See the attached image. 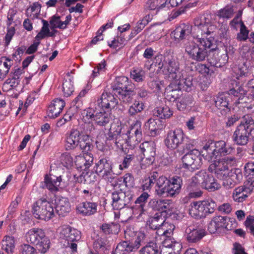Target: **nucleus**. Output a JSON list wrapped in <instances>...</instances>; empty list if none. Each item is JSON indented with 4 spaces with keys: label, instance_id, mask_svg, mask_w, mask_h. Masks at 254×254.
<instances>
[{
    "label": "nucleus",
    "instance_id": "obj_37",
    "mask_svg": "<svg viewBox=\"0 0 254 254\" xmlns=\"http://www.w3.org/2000/svg\"><path fill=\"white\" fill-rule=\"evenodd\" d=\"M154 116L159 117L161 119H166L170 118L173 115V111L166 105L157 107L153 111Z\"/></svg>",
    "mask_w": 254,
    "mask_h": 254
},
{
    "label": "nucleus",
    "instance_id": "obj_58",
    "mask_svg": "<svg viewBox=\"0 0 254 254\" xmlns=\"http://www.w3.org/2000/svg\"><path fill=\"white\" fill-rule=\"evenodd\" d=\"M168 55H162V54H157L155 56L153 60V63L154 64L155 66H157L158 69L163 70L164 68V66H165V64L166 63V59L168 58Z\"/></svg>",
    "mask_w": 254,
    "mask_h": 254
},
{
    "label": "nucleus",
    "instance_id": "obj_53",
    "mask_svg": "<svg viewBox=\"0 0 254 254\" xmlns=\"http://www.w3.org/2000/svg\"><path fill=\"white\" fill-rule=\"evenodd\" d=\"M191 97L188 95L181 96L177 103V109L180 111H183L186 109L188 105L191 104Z\"/></svg>",
    "mask_w": 254,
    "mask_h": 254
},
{
    "label": "nucleus",
    "instance_id": "obj_44",
    "mask_svg": "<svg viewBox=\"0 0 254 254\" xmlns=\"http://www.w3.org/2000/svg\"><path fill=\"white\" fill-rule=\"evenodd\" d=\"M159 120H155L154 119H150L145 124V129H147L150 136H154L159 132L160 129L158 122Z\"/></svg>",
    "mask_w": 254,
    "mask_h": 254
},
{
    "label": "nucleus",
    "instance_id": "obj_62",
    "mask_svg": "<svg viewBox=\"0 0 254 254\" xmlns=\"http://www.w3.org/2000/svg\"><path fill=\"white\" fill-rule=\"evenodd\" d=\"M240 30L238 33L237 39L240 41H246L248 38L249 31L247 29L246 25L242 20H240Z\"/></svg>",
    "mask_w": 254,
    "mask_h": 254
},
{
    "label": "nucleus",
    "instance_id": "obj_21",
    "mask_svg": "<svg viewBox=\"0 0 254 254\" xmlns=\"http://www.w3.org/2000/svg\"><path fill=\"white\" fill-rule=\"evenodd\" d=\"M97 102L100 107L104 109L114 108L118 103V99L112 94L106 92L102 94Z\"/></svg>",
    "mask_w": 254,
    "mask_h": 254
},
{
    "label": "nucleus",
    "instance_id": "obj_31",
    "mask_svg": "<svg viewBox=\"0 0 254 254\" xmlns=\"http://www.w3.org/2000/svg\"><path fill=\"white\" fill-rule=\"evenodd\" d=\"M56 210L60 216L64 217L70 211V205L68 199L66 197H61L56 202Z\"/></svg>",
    "mask_w": 254,
    "mask_h": 254
},
{
    "label": "nucleus",
    "instance_id": "obj_27",
    "mask_svg": "<svg viewBox=\"0 0 254 254\" xmlns=\"http://www.w3.org/2000/svg\"><path fill=\"white\" fill-rule=\"evenodd\" d=\"M169 182L167 196L173 197L180 192L183 181L181 177L176 176L170 179Z\"/></svg>",
    "mask_w": 254,
    "mask_h": 254
},
{
    "label": "nucleus",
    "instance_id": "obj_22",
    "mask_svg": "<svg viewBox=\"0 0 254 254\" xmlns=\"http://www.w3.org/2000/svg\"><path fill=\"white\" fill-rule=\"evenodd\" d=\"M227 217L217 216L213 217L208 225V230L211 234L221 232L225 226Z\"/></svg>",
    "mask_w": 254,
    "mask_h": 254
},
{
    "label": "nucleus",
    "instance_id": "obj_13",
    "mask_svg": "<svg viewBox=\"0 0 254 254\" xmlns=\"http://www.w3.org/2000/svg\"><path fill=\"white\" fill-rule=\"evenodd\" d=\"M206 233L205 230L202 228L190 225L185 229L184 237L189 243H196L200 241Z\"/></svg>",
    "mask_w": 254,
    "mask_h": 254
},
{
    "label": "nucleus",
    "instance_id": "obj_26",
    "mask_svg": "<svg viewBox=\"0 0 254 254\" xmlns=\"http://www.w3.org/2000/svg\"><path fill=\"white\" fill-rule=\"evenodd\" d=\"M202 201H194L190 205L189 214L195 218H201L206 215V211Z\"/></svg>",
    "mask_w": 254,
    "mask_h": 254
},
{
    "label": "nucleus",
    "instance_id": "obj_30",
    "mask_svg": "<svg viewBox=\"0 0 254 254\" xmlns=\"http://www.w3.org/2000/svg\"><path fill=\"white\" fill-rule=\"evenodd\" d=\"M213 164H211L209 169L211 171H214L217 177L220 179H223L226 177L229 172L227 165L225 164L222 162L215 161Z\"/></svg>",
    "mask_w": 254,
    "mask_h": 254
},
{
    "label": "nucleus",
    "instance_id": "obj_17",
    "mask_svg": "<svg viewBox=\"0 0 254 254\" xmlns=\"http://www.w3.org/2000/svg\"><path fill=\"white\" fill-rule=\"evenodd\" d=\"M133 87L128 78L125 76L117 77L112 85V89L116 95L124 93L129 88Z\"/></svg>",
    "mask_w": 254,
    "mask_h": 254
},
{
    "label": "nucleus",
    "instance_id": "obj_20",
    "mask_svg": "<svg viewBox=\"0 0 254 254\" xmlns=\"http://www.w3.org/2000/svg\"><path fill=\"white\" fill-rule=\"evenodd\" d=\"M230 97L223 94L218 96L215 101V106L222 116H226L230 113L231 107L229 104Z\"/></svg>",
    "mask_w": 254,
    "mask_h": 254
},
{
    "label": "nucleus",
    "instance_id": "obj_36",
    "mask_svg": "<svg viewBox=\"0 0 254 254\" xmlns=\"http://www.w3.org/2000/svg\"><path fill=\"white\" fill-rule=\"evenodd\" d=\"M202 185V188H204L209 191H214L220 188V185L217 182L212 174L206 172V177Z\"/></svg>",
    "mask_w": 254,
    "mask_h": 254
},
{
    "label": "nucleus",
    "instance_id": "obj_49",
    "mask_svg": "<svg viewBox=\"0 0 254 254\" xmlns=\"http://www.w3.org/2000/svg\"><path fill=\"white\" fill-rule=\"evenodd\" d=\"M133 89V87L129 88L124 93L119 94V99L125 103L130 104L132 103L136 94V92Z\"/></svg>",
    "mask_w": 254,
    "mask_h": 254
},
{
    "label": "nucleus",
    "instance_id": "obj_34",
    "mask_svg": "<svg viewBox=\"0 0 254 254\" xmlns=\"http://www.w3.org/2000/svg\"><path fill=\"white\" fill-rule=\"evenodd\" d=\"M139 148L144 156L155 158L156 155V145L154 142L145 141L142 143Z\"/></svg>",
    "mask_w": 254,
    "mask_h": 254
},
{
    "label": "nucleus",
    "instance_id": "obj_5",
    "mask_svg": "<svg viewBox=\"0 0 254 254\" xmlns=\"http://www.w3.org/2000/svg\"><path fill=\"white\" fill-rule=\"evenodd\" d=\"M193 147L190 149H187L181 152L185 153L182 157V168L191 170L192 171L198 169L201 166L202 156L200 151Z\"/></svg>",
    "mask_w": 254,
    "mask_h": 254
},
{
    "label": "nucleus",
    "instance_id": "obj_24",
    "mask_svg": "<svg viewBox=\"0 0 254 254\" xmlns=\"http://www.w3.org/2000/svg\"><path fill=\"white\" fill-rule=\"evenodd\" d=\"M64 101L61 99H56L49 105L48 116L50 118L55 119L58 117L65 106Z\"/></svg>",
    "mask_w": 254,
    "mask_h": 254
},
{
    "label": "nucleus",
    "instance_id": "obj_63",
    "mask_svg": "<svg viewBox=\"0 0 254 254\" xmlns=\"http://www.w3.org/2000/svg\"><path fill=\"white\" fill-rule=\"evenodd\" d=\"M37 250L29 244H23L20 246L19 254H37Z\"/></svg>",
    "mask_w": 254,
    "mask_h": 254
},
{
    "label": "nucleus",
    "instance_id": "obj_40",
    "mask_svg": "<svg viewBox=\"0 0 254 254\" xmlns=\"http://www.w3.org/2000/svg\"><path fill=\"white\" fill-rule=\"evenodd\" d=\"M230 84L233 87L228 91V95H233L234 97H238V100L242 99L246 94L245 90L237 85V82L235 80H231Z\"/></svg>",
    "mask_w": 254,
    "mask_h": 254
},
{
    "label": "nucleus",
    "instance_id": "obj_48",
    "mask_svg": "<svg viewBox=\"0 0 254 254\" xmlns=\"http://www.w3.org/2000/svg\"><path fill=\"white\" fill-rule=\"evenodd\" d=\"M41 8V4L38 2L32 3L26 11V15L27 17L34 19L38 17Z\"/></svg>",
    "mask_w": 254,
    "mask_h": 254
},
{
    "label": "nucleus",
    "instance_id": "obj_56",
    "mask_svg": "<svg viewBox=\"0 0 254 254\" xmlns=\"http://www.w3.org/2000/svg\"><path fill=\"white\" fill-rule=\"evenodd\" d=\"M165 4L164 0H148L145 5V8L148 10H155L164 7Z\"/></svg>",
    "mask_w": 254,
    "mask_h": 254
},
{
    "label": "nucleus",
    "instance_id": "obj_39",
    "mask_svg": "<svg viewBox=\"0 0 254 254\" xmlns=\"http://www.w3.org/2000/svg\"><path fill=\"white\" fill-rule=\"evenodd\" d=\"M212 54V57L208 59V61L212 65L216 67H221L227 63L228 58L227 54H223L221 56V58L218 59L216 57L218 56V51H217L216 54H215V52H213Z\"/></svg>",
    "mask_w": 254,
    "mask_h": 254
},
{
    "label": "nucleus",
    "instance_id": "obj_16",
    "mask_svg": "<svg viewBox=\"0 0 254 254\" xmlns=\"http://www.w3.org/2000/svg\"><path fill=\"white\" fill-rule=\"evenodd\" d=\"M232 138L236 144L241 146L246 145L249 140V130L245 126L239 125L234 132Z\"/></svg>",
    "mask_w": 254,
    "mask_h": 254
},
{
    "label": "nucleus",
    "instance_id": "obj_54",
    "mask_svg": "<svg viewBox=\"0 0 254 254\" xmlns=\"http://www.w3.org/2000/svg\"><path fill=\"white\" fill-rule=\"evenodd\" d=\"M114 143L118 149L125 152L127 149V146H128L127 145V138L126 135L124 134H119L118 136L116 137Z\"/></svg>",
    "mask_w": 254,
    "mask_h": 254
},
{
    "label": "nucleus",
    "instance_id": "obj_60",
    "mask_svg": "<svg viewBox=\"0 0 254 254\" xmlns=\"http://www.w3.org/2000/svg\"><path fill=\"white\" fill-rule=\"evenodd\" d=\"M130 77L135 81H142L144 78V71L141 69L133 68L130 72Z\"/></svg>",
    "mask_w": 254,
    "mask_h": 254
},
{
    "label": "nucleus",
    "instance_id": "obj_1",
    "mask_svg": "<svg viewBox=\"0 0 254 254\" xmlns=\"http://www.w3.org/2000/svg\"><path fill=\"white\" fill-rule=\"evenodd\" d=\"M197 43L194 42L189 43L186 45L185 51L190 58L196 62H202L206 58L211 57V54L216 53L218 48L213 37L210 36L208 38H199L198 35L196 39Z\"/></svg>",
    "mask_w": 254,
    "mask_h": 254
},
{
    "label": "nucleus",
    "instance_id": "obj_59",
    "mask_svg": "<svg viewBox=\"0 0 254 254\" xmlns=\"http://www.w3.org/2000/svg\"><path fill=\"white\" fill-rule=\"evenodd\" d=\"M233 7L230 5H226L223 8L219 10L218 15L223 18L230 19L233 16Z\"/></svg>",
    "mask_w": 254,
    "mask_h": 254
},
{
    "label": "nucleus",
    "instance_id": "obj_4",
    "mask_svg": "<svg viewBox=\"0 0 254 254\" xmlns=\"http://www.w3.org/2000/svg\"><path fill=\"white\" fill-rule=\"evenodd\" d=\"M32 209L33 215L38 219L48 221L55 215L52 204L45 198H41L35 202Z\"/></svg>",
    "mask_w": 254,
    "mask_h": 254
},
{
    "label": "nucleus",
    "instance_id": "obj_52",
    "mask_svg": "<svg viewBox=\"0 0 254 254\" xmlns=\"http://www.w3.org/2000/svg\"><path fill=\"white\" fill-rule=\"evenodd\" d=\"M144 107L143 103L134 100V103L129 107L128 113L130 116H133L143 111Z\"/></svg>",
    "mask_w": 254,
    "mask_h": 254
},
{
    "label": "nucleus",
    "instance_id": "obj_6",
    "mask_svg": "<svg viewBox=\"0 0 254 254\" xmlns=\"http://www.w3.org/2000/svg\"><path fill=\"white\" fill-rule=\"evenodd\" d=\"M211 20V15L208 13L194 19V26L197 27V32L202 36L201 38H208L207 36L213 33L216 29V26L212 23Z\"/></svg>",
    "mask_w": 254,
    "mask_h": 254
},
{
    "label": "nucleus",
    "instance_id": "obj_45",
    "mask_svg": "<svg viewBox=\"0 0 254 254\" xmlns=\"http://www.w3.org/2000/svg\"><path fill=\"white\" fill-rule=\"evenodd\" d=\"M3 59H2L0 61V80H1L6 77L13 64L12 61L8 58H5L4 61H3Z\"/></svg>",
    "mask_w": 254,
    "mask_h": 254
},
{
    "label": "nucleus",
    "instance_id": "obj_10",
    "mask_svg": "<svg viewBox=\"0 0 254 254\" xmlns=\"http://www.w3.org/2000/svg\"><path fill=\"white\" fill-rule=\"evenodd\" d=\"M144 238V234H140L134 243L123 241L119 243L112 254H129L130 252L136 251L141 245Z\"/></svg>",
    "mask_w": 254,
    "mask_h": 254
},
{
    "label": "nucleus",
    "instance_id": "obj_19",
    "mask_svg": "<svg viewBox=\"0 0 254 254\" xmlns=\"http://www.w3.org/2000/svg\"><path fill=\"white\" fill-rule=\"evenodd\" d=\"M172 201L166 199H152L149 202V206L154 210L163 213L169 211L171 209Z\"/></svg>",
    "mask_w": 254,
    "mask_h": 254
},
{
    "label": "nucleus",
    "instance_id": "obj_3",
    "mask_svg": "<svg viewBox=\"0 0 254 254\" xmlns=\"http://www.w3.org/2000/svg\"><path fill=\"white\" fill-rule=\"evenodd\" d=\"M60 239L66 243L64 245L69 248L72 253L77 252V243L81 238V233L76 229L65 226L61 228L59 234Z\"/></svg>",
    "mask_w": 254,
    "mask_h": 254
},
{
    "label": "nucleus",
    "instance_id": "obj_33",
    "mask_svg": "<svg viewBox=\"0 0 254 254\" xmlns=\"http://www.w3.org/2000/svg\"><path fill=\"white\" fill-rule=\"evenodd\" d=\"M202 188L192 178L190 180V182L187 187V190L189 192V196L192 198L199 197L201 196L202 191L200 190Z\"/></svg>",
    "mask_w": 254,
    "mask_h": 254
},
{
    "label": "nucleus",
    "instance_id": "obj_50",
    "mask_svg": "<svg viewBox=\"0 0 254 254\" xmlns=\"http://www.w3.org/2000/svg\"><path fill=\"white\" fill-rule=\"evenodd\" d=\"M78 146L81 150L85 153H89L92 148L93 145L89 141L88 135H81L79 140Z\"/></svg>",
    "mask_w": 254,
    "mask_h": 254
},
{
    "label": "nucleus",
    "instance_id": "obj_8",
    "mask_svg": "<svg viewBox=\"0 0 254 254\" xmlns=\"http://www.w3.org/2000/svg\"><path fill=\"white\" fill-rule=\"evenodd\" d=\"M166 60L162 70L163 74L167 75L171 80L181 79L182 73L180 70V64L177 59L169 54Z\"/></svg>",
    "mask_w": 254,
    "mask_h": 254
},
{
    "label": "nucleus",
    "instance_id": "obj_46",
    "mask_svg": "<svg viewBox=\"0 0 254 254\" xmlns=\"http://www.w3.org/2000/svg\"><path fill=\"white\" fill-rule=\"evenodd\" d=\"M2 243V249L8 254H12L15 247L14 238L5 236L4 237Z\"/></svg>",
    "mask_w": 254,
    "mask_h": 254
},
{
    "label": "nucleus",
    "instance_id": "obj_25",
    "mask_svg": "<svg viewBox=\"0 0 254 254\" xmlns=\"http://www.w3.org/2000/svg\"><path fill=\"white\" fill-rule=\"evenodd\" d=\"M94 158L90 153H85L83 155H78L75 158V164L81 170H86L93 163Z\"/></svg>",
    "mask_w": 254,
    "mask_h": 254
},
{
    "label": "nucleus",
    "instance_id": "obj_29",
    "mask_svg": "<svg viewBox=\"0 0 254 254\" xmlns=\"http://www.w3.org/2000/svg\"><path fill=\"white\" fill-rule=\"evenodd\" d=\"M169 180L163 176H160L156 181L155 192L159 196H167Z\"/></svg>",
    "mask_w": 254,
    "mask_h": 254
},
{
    "label": "nucleus",
    "instance_id": "obj_9",
    "mask_svg": "<svg viewBox=\"0 0 254 254\" xmlns=\"http://www.w3.org/2000/svg\"><path fill=\"white\" fill-rule=\"evenodd\" d=\"M133 194L131 191H116L112 194V205L114 209L120 210L133 201Z\"/></svg>",
    "mask_w": 254,
    "mask_h": 254
},
{
    "label": "nucleus",
    "instance_id": "obj_32",
    "mask_svg": "<svg viewBox=\"0 0 254 254\" xmlns=\"http://www.w3.org/2000/svg\"><path fill=\"white\" fill-rule=\"evenodd\" d=\"M112 120L111 114L104 111L96 113L93 121L99 126L106 127L111 123Z\"/></svg>",
    "mask_w": 254,
    "mask_h": 254
},
{
    "label": "nucleus",
    "instance_id": "obj_28",
    "mask_svg": "<svg viewBox=\"0 0 254 254\" xmlns=\"http://www.w3.org/2000/svg\"><path fill=\"white\" fill-rule=\"evenodd\" d=\"M97 203L85 201L79 204L76 209L83 216H90L97 212Z\"/></svg>",
    "mask_w": 254,
    "mask_h": 254
},
{
    "label": "nucleus",
    "instance_id": "obj_64",
    "mask_svg": "<svg viewBox=\"0 0 254 254\" xmlns=\"http://www.w3.org/2000/svg\"><path fill=\"white\" fill-rule=\"evenodd\" d=\"M245 225L248 232L254 236V216H248L245 221Z\"/></svg>",
    "mask_w": 254,
    "mask_h": 254
},
{
    "label": "nucleus",
    "instance_id": "obj_14",
    "mask_svg": "<svg viewBox=\"0 0 254 254\" xmlns=\"http://www.w3.org/2000/svg\"><path fill=\"white\" fill-rule=\"evenodd\" d=\"M57 171L62 172L63 174H57V176L49 177L47 175L45 177V183L46 188L51 191L56 192L59 190L58 187L61 183L64 182V176L67 172H64L63 169L58 168Z\"/></svg>",
    "mask_w": 254,
    "mask_h": 254
},
{
    "label": "nucleus",
    "instance_id": "obj_51",
    "mask_svg": "<svg viewBox=\"0 0 254 254\" xmlns=\"http://www.w3.org/2000/svg\"><path fill=\"white\" fill-rule=\"evenodd\" d=\"M51 242L50 239L45 236L38 244H36V248L37 250L41 254H45L49 250L50 248Z\"/></svg>",
    "mask_w": 254,
    "mask_h": 254
},
{
    "label": "nucleus",
    "instance_id": "obj_38",
    "mask_svg": "<svg viewBox=\"0 0 254 254\" xmlns=\"http://www.w3.org/2000/svg\"><path fill=\"white\" fill-rule=\"evenodd\" d=\"M165 216L161 212L156 213L153 216L150 217L147 221V224L152 230L156 229L164 222Z\"/></svg>",
    "mask_w": 254,
    "mask_h": 254
},
{
    "label": "nucleus",
    "instance_id": "obj_55",
    "mask_svg": "<svg viewBox=\"0 0 254 254\" xmlns=\"http://www.w3.org/2000/svg\"><path fill=\"white\" fill-rule=\"evenodd\" d=\"M166 98L171 102H174L181 96L182 91L179 89H171L169 87L165 92Z\"/></svg>",
    "mask_w": 254,
    "mask_h": 254
},
{
    "label": "nucleus",
    "instance_id": "obj_23",
    "mask_svg": "<svg viewBox=\"0 0 254 254\" xmlns=\"http://www.w3.org/2000/svg\"><path fill=\"white\" fill-rule=\"evenodd\" d=\"M45 236V233L42 229L33 228L28 230L25 234L24 238L27 243L35 245Z\"/></svg>",
    "mask_w": 254,
    "mask_h": 254
},
{
    "label": "nucleus",
    "instance_id": "obj_41",
    "mask_svg": "<svg viewBox=\"0 0 254 254\" xmlns=\"http://www.w3.org/2000/svg\"><path fill=\"white\" fill-rule=\"evenodd\" d=\"M156 230V234L157 235L160 236L161 237V239L163 240V244L165 247H168L172 248L174 250H176V248H177L179 249L182 248V246L180 243H173L172 241L171 242V244H168V241L170 239H168L167 238V235H166L165 233H164V231L162 230L160 227H158L157 229H154Z\"/></svg>",
    "mask_w": 254,
    "mask_h": 254
},
{
    "label": "nucleus",
    "instance_id": "obj_47",
    "mask_svg": "<svg viewBox=\"0 0 254 254\" xmlns=\"http://www.w3.org/2000/svg\"><path fill=\"white\" fill-rule=\"evenodd\" d=\"M159 248L156 243L150 242L139 251V254H160Z\"/></svg>",
    "mask_w": 254,
    "mask_h": 254
},
{
    "label": "nucleus",
    "instance_id": "obj_11",
    "mask_svg": "<svg viewBox=\"0 0 254 254\" xmlns=\"http://www.w3.org/2000/svg\"><path fill=\"white\" fill-rule=\"evenodd\" d=\"M126 135L127 138V146L130 148H134L142 139L141 123L136 121L135 123L130 127Z\"/></svg>",
    "mask_w": 254,
    "mask_h": 254
},
{
    "label": "nucleus",
    "instance_id": "obj_15",
    "mask_svg": "<svg viewBox=\"0 0 254 254\" xmlns=\"http://www.w3.org/2000/svg\"><path fill=\"white\" fill-rule=\"evenodd\" d=\"M191 30V25L188 23H181L171 33V38L176 42H180L190 36Z\"/></svg>",
    "mask_w": 254,
    "mask_h": 254
},
{
    "label": "nucleus",
    "instance_id": "obj_35",
    "mask_svg": "<svg viewBox=\"0 0 254 254\" xmlns=\"http://www.w3.org/2000/svg\"><path fill=\"white\" fill-rule=\"evenodd\" d=\"M214 143L215 142L212 140H208L203 146L202 150L200 152L201 155L208 161H213V160Z\"/></svg>",
    "mask_w": 254,
    "mask_h": 254
},
{
    "label": "nucleus",
    "instance_id": "obj_57",
    "mask_svg": "<svg viewBox=\"0 0 254 254\" xmlns=\"http://www.w3.org/2000/svg\"><path fill=\"white\" fill-rule=\"evenodd\" d=\"M82 135H88L89 136H93L97 133L96 129L93 123L88 122L85 123L82 125Z\"/></svg>",
    "mask_w": 254,
    "mask_h": 254
},
{
    "label": "nucleus",
    "instance_id": "obj_7",
    "mask_svg": "<svg viewBox=\"0 0 254 254\" xmlns=\"http://www.w3.org/2000/svg\"><path fill=\"white\" fill-rule=\"evenodd\" d=\"M94 170L96 173L106 181L113 183L115 177L113 173L112 164L107 158H100L95 163Z\"/></svg>",
    "mask_w": 254,
    "mask_h": 254
},
{
    "label": "nucleus",
    "instance_id": "obj_2",
    "mask_svg": "<svg viewBox=\"0 0 254 254\" xmlns=\"http://www.w3.org/2000/svg\"><path fill=\"white\" fill-rule=\"evenodd\" d=\"M164 143L168 149H177L181 152L185 150L191 149L194 141L186 136L182 129H176L168 132Z\"/></svg>",
    "mask_w": 254,
    "mask_h": 254
},
{
    "label": "nucleus",
    "instance_id": "obj_42",
    "mask_svg": "<svg viewBox=\"0 0 254 254\" xmlns=\"http://www.w3.org/2000/svg\"><path fill=\"white\" fill-rule=\"evenodd\" d=\"M120 225L116 223H104L100 229L105 235L117 234L120 231Z\"/></svg>",
    "mask_w": 254,
    "mask_h": 254
},
{
    "label": "nucleus",
    "instance_id": "obj_18",
    "mask_svg": "<svg viewBox=\"0 0 254 254\" xmlns=\"http://www.w3.org/2000/svg\"><path fill=\"white\" fill-rule=\"evenodd\" d=\"M214 147L213 161L219 160L221 156L230 154L234 149L232 147L227 146L226 143L223 140L215 142Z\"/></svg>",
    "mask_w": 254,
    "mask_h": 254
},
{
    "label": "nucleus",
    "instance_id": "obj_43",
    "mask_svg": "<svg viewBox=\"0 0 254 254\" xmlns=\"http://www.w3.org/2000/svg\"><path fill=\"white\" fill-rule=\"evenodd\" d=\"M93 248L95 252L102 254H107L109 251L107 240L102 238H99L95 241Z\"/></svg>",
    "mask_w": 254,
    "mask_h": 254
},
{
    "label": "nucleus",
    "instance_id": "obj_12",
    "mask_svg": "<svg viewBox=\"0 0 254 254\" xmlns=\"http://www.w3.org/2000/svg\"><path fill=\"white\" fill-rule=\"evenodd\" d=\"M254 190V182L252 181L245 182L243 186L236 188L233 191V198L235 201L243 202Z\"/></svg>",
    "mask_w": 254,
    "mask_h": 254
},
{
    "label": "nucleus",
    "instance_id": "obj_61",
    "mask_svg": "<svg viewBox=\"0 0 254 254\" xmlns=\"http://www.w3.org/2000/svg\"><path fill=\"white\" fill-rule=\"evenodd\" d=\"M125 238L126 239V241L128 243H133L132 241L134 240V241L137 239V237L139 234H141L139 233L137 234V232H135L133 228H127L125 230Z\"/></svg>",
    "mask_w": 254,
    "mask_h": 254
}]
</instances>
